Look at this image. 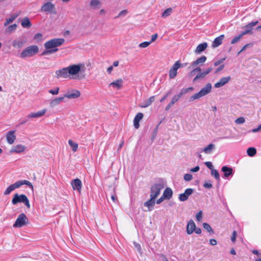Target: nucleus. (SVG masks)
<instances>
[{"label":"nucleus","mask_w":261,"mask_h":261,"mask_svg":"<svg viewBox=\"0 0 261 261\" xmlns=\"http://www.w3.org/2000/svg\"><path fill=\"white\" fill-rule=\"evenodd\" d=\"M244 35L242 34H240L238 36H236L231 41V44H235L239 42L241 38Z\"/></svg>","instance_id":"nucleus-43"},{"label":"nucleus","mask_w":261,"mask_h":261,"mask_svg":"<svg viewBox=\"0 0 261 261\" xmlns=\"http://www.w3.org/2000/svg\"><path fill=\"white\" fill-rule=\"evenodd\" d=\"M201 69L200 67H196L191 71L190 74L192 75V73H195V72H199V73L201 72Z\"/></svg>","instance_id":"nucleus-58"},{"label":"nucleus","mask_w":261,"mask_h":261,"mask_svg":"<svg viewBox=\"0 0 261 261\" xmlns=\"http://www.w3.org/2000/svg\"><path fill=\"white\" fill-rule=\"evenodd\" d=\"M17 25L15 23L8 26L5 30V33L7 34H12L14 33L17 29Z\"/></svg>","instance_id":"nucleus-35"},{"label":"nucleus","mask_w":261,"mask_h":261,"mask_svg":"<svg viewBox=\"0 0 261 261\" xmlns=\"http://www.w3.org/2000/svg\"><path fill=\"white\" fill-rule=\"evenodd\" d=\"M192 175L191 174L187 173L185 174L184 178L186 181H190L192 179Z\"/></svg>","instance_id":"nucleus-50"},{"label":"nucleus","mask_w":261,"mask_h":261,"mask_svg":"<svg viewBox=\"0 0 261 261\" xmlns=\"http://www.w3.org/2000/svg\"><path fill=\"white\" fill-rule=\"evenodd\" d=\"M202 211L199 212L196 215V220L198 221H200L202 219Z\"/></svg>","instance_id":"nucleus-52"},{"label":"nucleus","mask_w":261,"mask_h":261,"mask_svg":"<svg viewBox=\"0 0 261 261\" xmlns=\"http://www.w3.org/2000/svg\"><path fill=\"white\" fill-rule=\"evenodd\" d=\"M41 10L43 12L49 13H55V6L51 2H47L42 5Z\"/></svg>","instance_id":"nucleus-9"},{"label":"nucleus","mask_w":261,"mask_h":261,"mask_svg":"<svg viewBox=\"0 0 261 261\" xmlns=\"http://www.w3.org/2000/svg\"><path fill=\"white\" fill-rule=\"evenodd\" d=\"M247 154L250 156H253L256 153L255 148L249 147L247 150Z\"/></svg>","instance_id":"nucleus-41"},{"label":"nucleus","mask_w":261,"mask_h":261,"mask_svg":"<svg viewBox=\"0 0 261 261\" xmlns=\"http://www.w3.org/2000/svg\"><path fill=\"white\" fill-rule=\"evenodd\" d=\"M150 43H151V42H148V41L143 42L140 43L139 45V46L140 47H142V48H145V47H147L148 46H149Z\"/></svg>","instance_id":"nucleus-49"},{"label":"nucleus","mask_w":261,"mask_h":261,"mask_svg":"<svg viewBox=\"0 0 261 261\" xmlns=\"http://www.w3.org/2000/svg\"><path fill=\"white\" fill-rule=\"evenodd\" d=\"M203 228L206 229L208 232H211L212 233H214V231L211 226L207 223H204L203 224Z\"/></svg>","instance_id":"nucleus-44"},{"label":"nucleus","mask_w":261,"mask_h":261,"mask_svg":"<svg viewBox=\"0 0 261 261\" xmlns=\"http://www.w3.org/2000/svg\"><path fill=\"white\" fill-rule=\"evenodd\" d=\"M205 166L210 169L212 170L213 169V166L211 162H206L205 163Z\"/></svg>","instance_id":"nucleus-55"},{"label":"nucleus","mask_w":261,"mask_h":261,"mask_svg":"<svg viewBox=\"0 0 261 261\" xmlns=\"http://www.w3.org/2000/svg\"><path fill=\"white\" fill-rule=\"evenodd\" d=\"M42 37V35L41 33H37L34 37V39L37 41V42H39L41 40Z\"/></svg>","instance_id":"nucleus-48"},{"label":"nucleus","mask_w":261,"mask_h":261,"mask_svg":"<svg viewBox=\"0 0 261 261\" xmlns=\"http://www.w3.org/2000/svg\"><path fill=\"white\" fill-rule=\"evenodd\" d=\"M237 233L236 232V231H233V233H232V235L231 237V241L234 243L236 241V238H237Z\"/></svg>","instance_id":"nucleus-53"},{"label":"nucleus","mask_w":261,"mask_h":261,"mask_svg":"<svg viewBox=\"0 0 261 261\" xmlns=\"http://www.w3.org/2000/svg\"><path fill=\"white\" fill-rule=\"evenodd\" d=\"M201 97H202V96L201 94V93L200 92H197V93L194 94L193 95L191 96L190 97V100L191 101H193L194 100L199 99Z\"/></svg>","instance_id":"nucleus-42"},{"label":"nucleus","mask_w":261,"mask_h":261,"mask_svg":"<svg viewBox=\"0 0 261 261\" xmlns=\"http://www.w3.org/2000/svg\"><path fill=\"white\" fill-rule=\"evenodd\" d=\"M179 100L178 98L175 96L174 95V96L172 97L171 101L170 103L173 106L175 102H176Z\"/></svg>","instance_id":"nucleus-54"},{"label":"nucleus","mask_w":261,"mask_h":261,"mask_svg":"<svg viewBox=\"0 0 261 261\" xmlns=\"http://www.w3.org/2000/svg\"><path fill=\"white\" fill-rule=\"evenodd\" d=\"M68 144L71 146V147L72 148V151L73 152H75L76 151H77V148H78V144H77V143H76L75 142H74L71 140H69Z\"/></svg>","instance_id":"nucleus-38"},{"label":"nucleus","mask_w":261,"mask_h":261,"mask_svg":"<svg viewBox=\"0 0 261 261\" xmlns=\"http://www.w3.org/2000/svg\"><path fill=\"white\" fill-rule=\"evenodd\" d=\"M59 88L57 87L55 89H51L48 91V92L53 95H57L59 92Z\"/></svg>","instance_id":"nucleus-46"},{"label":"nucleus","mask_w":261,"mask_h":261,"mask_svg":"<svg viewBox=\"0 0 261 261\" xmlns=\"http://www.w3.org/2000/svg\"><path fill=\"white\" fill-rule=\"evenodd\" d=\"M164 188V184L162 183L154 184L150 188V196L156 199L160 195L161 191Z\"/></svg>","instance_id":"nucleus-6"},{"label":"nucleus","mask_w":261,"mask_h":261,"mask_svg":"<svg viewBox=\"0 0 261 261\" xmlns=\"http://www.w3.org/2000/svg\"><path fill=\"white\" fill-rule=\"evenodd\" d=\"M46 112V109H44L41 111H38L36 113H32L28 115V117L29 118H39L43 116Z\"/></svg>","instance_id":"nucleus-19"},{"label":"nucleus","mask_w":261,"mask_h":261,"mask_svg":"<svg viewBox=\"0 0 261 261\" xmlns=\"http://www.w3.org/2000/svg\"><path fill=\"white\" fill-rule=\"evenodd\" d=\"M39 52V48L37 45H31L23 49L20 54L21 58L24 59L31 57L37 54Z\"/></svg>","instance_id":"nucleus-3"},{"label":"nucleus","mask_w":261,"mask_h":261,"mask_svg":"<svg viewBox=\"0 0 261 261\" xmlns=\"http://www.w3.org/2000/svg\"><path fill=\"white\" fill-rule=\"evenodd\" d=\"M71 185L74 190H77L79 192H81L82 184L81 180L80 179L76 178L71 180Z\"/></svg>","instance_id":"nucleus-14"},{"label":"nucleus","mask_w":261,"mask_h":261,"mask_svg":"<svg viewBox=\"0 0 261 261\" xmlns=\"http://www.w3.org/2000/svg\"><path fill=\"white\" fill-rule=\"evenodd\" d=\"M203 186L204 187L206 188H208V189H210L211 188H212V184H211V182L210 181L209 182H205L204 184H203Z\"/></svg>","instance_id":"nucleus-57"},{"label":"nucleus","mask_w":261,"mask_h":261,"mask_svg":"<svg viewBox=\"0 0 261 261\" xmlns=\"http://www.w3.org/2000/svg\"><path fill=\"white\" fill-rule=\"evenodd\" d=\"M211 174L214 176L217 180H220V175L217 170L213 169L211 170Z\"/></svg>","instance_id":"nucleus-45"},{"label":"nucleus","mask_w":261,"mask_h":261,"mask_svg":"<svg viewBox=\"0 0 261 261\" xmlns=\"http://www.w3.org/2000/svg\"><path fill=\"white\" fill-rule=\"evenodd\" d=\"M164 199H166L165 198H164L163 197V196L162 195L159 199H158L156 201V203L157 204H160L161 202H162L163 201V200Z\"/></svg>","instance_id":"nucleus-61"},{"label":"nucleus","mask_w":261,"mask_h":261,"mask_svg":"<svg viewBox=\"0 0 261 261\" xmlns=\"http://www.w3.org/2000/svg\"><path fill=\"white\" fill-rule=\"evenodd\" d=\"M81 95L80 92L76 89H72L71 90L68 91L66 93H65L64 96L66 98L69 99H75L79 97Z\"/></svg>","instance_id":"nucleus-11"},{"label":"nucleus","mask_w":261,"mask_h":261,"mask_svg":"<svg viewBox=\"0 0 261 261\" xmlns=\"http://www.w3.org/2000/svg\"><path fill=\"white\" fill-rule=\"evenodd\" d=\"M154 100V96H152L150 97L148 99H147L143 105H140V107L141 108H146L150 106L152 102Z\"/></svg>","instance_id":"nucleus-36"},{"label":"nucleus","mask_w":261,"mask_h":261,"mask_svg":"<svg viewBox=\"0 0 261 261\" xmlns=\"http://www.w3.org/2000/svg\"><path fill=\"white\" fill-rule=\"evenodd\" d=\"M29 223V219L24 213L19 214L13 226L15 228H20L26 225Z\"/></svg>","instance_id":"nucleus-5"},{"label":"nucleus","mask_w":261,"mask_h":261,"mask_svg":"<svg viewBox=\"0 0 261 261\" xmlns=\"http://www.w3.org/2000/svg\"><path fill=\"white\" fill-rule=\"evenodd\" d=\"M12 203L13 205H16L18 203H23L27 208H30V204L27 196L24 194L19 195L16 193L12 200Z\"/></svg>","instance_id":"nucleus-4"},{"label":"nucleus","mask_w":261,"mask_h":261,"mask_svg":"<svg viewBox=\"0 0 261 261\" xmlns=\"http://www.w3.org/2000/svg\"><path fill=\"white\" fill-rule=\"evenodd\" d=\"M212 90V85L211 83H207L200 90V92L202 96L206 95L209 93Z\"/></svg>","instance_id":"nucleus-24"},{"label":"nucleus","mask_w":261,"mask_h":261,"mask_svg":"<svg viewBox=\"0 0 261 261\" xmlns=\"http://www.w3.org/2000/svg\"><path fill=\"white\" fill-rule=\"evenodd\" d=\"M143 114L142 113H138L134 119V126L135 128L138 129L140 127L139 121L143 118Z\"/></svg>","instance_id":"nucleus-21"},{"label":"nucleus","mask_w":261,"mask_h":261,"mask_svg":"<svg viewBox=\"0 0 261 261\" xmlns=\"http://www.w3.org/2000/svg\"><path fill=\"white\" fill-rule=\"evenodd\" d=\"M206 76V75L203 72V71L202 72H200L199 73H198L197 75L193 79V81L194 82H196V81H197L198 79H204L205 76Z\"/></svg>","instance_id":"nucleus-40"},{"label":"nucleus","mask_w":261,"mask_h":261,"mask_svg":"<svg viewBox=\"0 0 261 261\" xmlns=\"http://www.w3.org/2000/svg\"><path fill=\"white\" fill-rule=\"evenodd\" d=\"M127 14V11L126 10H123L121 11L118 16H117L115 18H119L121 16H125Z\"/></svg>","instance_id":"nucleus-51"},{"label":"nucleus","mask_w":261,"mask_h":261,"mask_svg":"<svg viewBox=\"0 0 261 261\" xmlns=\"http://www.w3.org/2000/svg\"><path fill=\"white\" fill-rule=\"evenodd\" d=\"M258 23V21L251 22L246 25H245V30L242 32V34L244 36L246 34H250L253 29V27L256 25Z\"/></svg>","instance_id":"nucleus-16"},{"label":"nucleus","mask_w":261,"mask_h":261,"mask_svg":"<svg viewBox=\"0 0 261 261\" xmlns=\"http://www.w3.org/2000/svg\"><path fill=\"white\" fill-rule=\"evenodd\" d=\"M213 70L212 67H209L207 69L203 71V72L207 75L208 73H210Z\"/></svg>","instance_id":"nucleus-59"},{"label":"nucleus","mask_w":261,"mask_h":261,"mask_svg":"<svg viewBox=\"0 0 261 261\" xmlns=\"http://www.w3.org/2000/svg\"><path fill=\"white\" fill-rule=\"evenodd\" d=\"M65 42L64 38H54L46 41L44 46L45 49L41 54V56H46L56 53L58 51V47L61 46Z\"/></svg>","instance_id":"nucleus-1"},{"label":"nucleus","mask_w":261,"mask_h":261,"mask_svg":"<svg viewBox=\"0 0 261 261\" xmlns=\"http://www.w3.org/2000/svg\"><path fill=\"white\" fill-rule=\"evenodd\" d=\"M199 169H200L199 167L198 166H197L195 167L194 168L191 169L190 171L193 172H196L198 171L199 170Z\"/></svg>","instance_id":"nucleus-60"},{"label":"nucleus","mask_w":261,"mask_h":261,"mask_svg":"<svg viewBox=\"0 0 261 261\" xmlns=\"http://www.w3.org/2000/svg\"><path fill=\"white\" fill-rule=\"evenodd\" d=\"M196 225L194 222L191 220L188 223L187 226V232L188 234H192L195 230Z\"/></svg>","instance_id":"nucleus-20"},{"label":"nucleus","mask_w":261,"mask_h":261,"mask_svg":"<svg viewBox=\"0 0 261 261\" xmlns=\"http://www.w3.org/2000/svg\"><path fill=\"white\" fill-rule=\"evenodd\" d=\"M260 130H261V124H259L257 128H254L253 129H252V131L253 133H256V132H259Z\"/></svg>","instance_id":"nucleus-62"},{"label":"nucleus","mask_w":261,"mask_h":261,"mask_svg":"<svg viewBox=\"0 0 261 261\" xmlns=\"http://www.w3.org/2000/svg\"><path fill=\"white\" fill-rule=\"evenodd\" d=\"M224 38V35H221L217 37H216L212 44V47L216 48L218 47L222 43V41Z\"/></svg>","instance_id":"nucleus-22"},{"label":"nucleus","mask_w":261,"mask_h":261,"mask_svg":"<svg viewBox=\"0 0 261 261\" xmlns=\"http://www.w3.org/2000/svg\"><path fill=\"white\" fill-rule=\"evenodd\" d=\"M25 43V40L22 38H17L12 41V45L14 48H21Z\"/></svg>","instance_id":"nucleus-18"},{"label":"nucleus","mask_w":261,"mask_h":261,"mask_svg":"<svg viewBox=\"0 0 261 261\" xmlns=\"http://www.w3.org/2000/svg\"><path fill=\"white\" fill-rule=\"evenodd\" d=\"M215 145L214 144H210L207 146L205 147L202 151H203L206 154H211L212 153L213 151L215 149Z\"/></svg>","instance_id":"nucleus-30"},{"label":"nucleus","mask_w":261,"mask_h":261,"mask_svg":"<svg viewBox=\"0 0 261 261\" xmlns=\"http://www.w3.org/2000/svg\"><path fill=\"white\" fill-rule=\"evenodd\" d=\"M210 243L213 246L217 245V242L215 239H211L210 240Z\"/></svg>","instance_id":"nucleus-63"},{"label":"nucleus","mask_w":261,"mask_h":261,"mask_svg":"<svg viewBox=\"0 0 261 261\" xmlns=\"http://www.w3.org/2000/svg\"><path fill=\"white\" fill-rule=\"evenodd\" d=\"M19 15V13H15L11 15L9 18L6 19L5 22L4 23L5 27H7L10 23H12L18 16Z\"/></svg>","instance_id":"nucleus-31"},{"label":"nucleus","mask_w":261,"mask_h":261,"mask_svg":"<svg viewBox=\"0 0 261 261\" xmlns=\"http://www.w3.org/2000/svg\"><path fill=\"white\" fill-rule=\"evenodd\" d=\"M230 80L231 77L230 76L223 77L218 82L215 84L214 87L216 88H220L228 83Z\"/></svg>","instance_id":"nucleus-13"},{"label":"nucleus","mask_w":261,"mask_h":261,"mask_svg":"<svg viewBox=\"0 0 261 261\" xmlns=\"http://www.w3.org/2000/svg\"><path fill=\"white\" fill-rule=\"evenodd\" d=\"M172 12V9L171 8H169L166 9L162 14V16L164 18H166L171 14Z\"/></svg>","instance_id":"nucleus-39"},{"label":"nucleus","mask_w":261,"mask_h":261,"mask_svg":"<svg viewBox=\"0 0 261 261\" xmlns=\"http://www.w3.org/2000/svg\"><path fill=\"white\" fill-rule=\"evenodd\" d=\"M21 24L23 28H30L32 23L28 17H24L21 22Z\"/></svg>","instance_id":"nucleus-33"},{"label":"nucleus","mask_w":261,"mask_h":261,"mask_svg":"<svg viewBox=\"0 0 261 261\" xmlns=\"http://www.w3.org/2000/svg\"><path fill=\"white\" fill-rule=\"evenodd\" d=\"M67 67L70 76L78 74L83 68H85V65L83 64H72Z\"/></svg>","instance_id":"nucleus-7"},{"label":"nucleus","mask_w":261,"mask_h":261,"mask_svg":"<svg viewBox=\"0 0 261 261\" xmlns=\"http://www.w3.org/2000/svg\"><path fill=\"white\" fill-rule=\"evenodd\" d=\"M193 193V189L191 188L187 189L184 193L179 195L178 199L180 201H185L188 199V197Z\"/></svg>","instance_id":"nucleus-12"},{"label":"nucleus","mask_w":261,"mask_h":261,"mask_svg":"<svg viewBox=\"0 0 261 261\" xmlns=\"http://www.w3.org/2000/svg\"><path fill=\"white\" fill-rule=\"evenodd\" d=\"M68 71V70L67 67H65L59 70H57L55 72V77L57 79H67L69 76Z\"/></svg>","instance_id":"nucleus-10"},{"label":"nucleus","mask_w":261,"mask_h":261,"mask_svg":"<svg viewBox=\"0 0 261 261\" xmlns=\"http://www.w3.org/2000/svg\"><path fill=\"white\" fill-rule=\"evenodd\" d=\"M65 98L64 96L59 97H57L53 99L50 103L49 106L51 108H54L59 105L61 102H62Z\"/></svg>","instance_id":"nucleus-23"},{"label":"nucleus","mask_w":261,"mask_h":261,"mask_svg":"<svg viewBox=\"0 0 261 261\" xmlns=\"http://www.w3.org/2000/svg\"><path fill=\"white\" fill-rule=\"evenodd\" d=\"M225 60V58H222V59H221L220 60H218V61H216L215 63H214V66H218L219 65L221 64V63H222Z\"/></svg>","instance_id":"nucleus-56"},{"label":"nucleus","mask_w":261,"mask_h":261,"mask_svg":"<svg viewBox=\"0 0 261 261\" xmlns=\"http://www.w3.org/2000/svg\"><path fill=\"white\" fill-rule=\"evenodd\" d=\"M15 130H10L7 132L6 134V139L7 142L10 144H13L16 140V136L15 135Z\"/></svg>","instance_id":"nucleus-17"},{"label":"nucleus","mask_w":261,"mask_h":261,"mask_svg":"<svg viewBox=\"0 0 261 261\" xmlns=\"http://www.w3.org/2000/svg\"><path fill=\"white\" fill-rule=\"evenodd\" d=\"M90 6L93 9H98L101 6V3L99 0H91Z\"/></svg>","instance_id":"nucleus-37"},{"label":"nucleus","mask_w":261,"mask_h":261,"mask_svg":"<svg viewBox=\"0 0 261 261\" xmlns=\"http://www.w3.org/2000/svg\"><path fill=\"white\" fill-rule=\"evenodd\" d=\"M206 57L202 56L198 58L196 61L193 62L191 64V66L194 67L199 64H202L206 61Z\"/></svg>","instance_id":"nucleus-26"},{"label":"nucleus","mask_w":261,"mask_h":261,"mask_svg":"<svg viewBox=\"0 0 261 261\" xmlns=\"http://www.w3.org/2000/svg\"><path fill=\"white\" fill-rule=\"evenodd\" d=\"M245 121V119L243 117H240L237 118L235 120V122L237 124H242V123H244Z\"/></svg>","instance_id":"nucleus-47"},{"label":"nucleus","mask_w":261,"mask_h":261,"mask_svg":"<svg viewBox=\"0 0 261 261\" xmlns=\"http://www.w3.org/2000/svg\"><path fill=\"white\" fill-rule=\"evenodd\" d=\"M25 146L21 144H18L16 146H13L10 150L11 154L16 153H20L23 152L25 149Z\"/></svg>","instance_id":"nucleus-15"},{"label":"nucleus","mask_w":261,"mask_h":261,"mask_svg":"<svg viewBox=\"0 0 261 261\" xmlns=\"http://www.w3.org/2000/svg\"><path fill=\"white\" fill-rule=\"evenodd\" d=\"M207 47V43L204 42L199 44L195 50V53L196 54H199L203 51H204Z\"/></svg>","instance_id":"nucleus-28"},{"label":"nucleus","mask_w":261,"mask_h":261,"mask_svg":"<svg viewBox=\"0 0 261 261\" xmlns=\"http://www.w3.org/2000/svg\"><path fill=\"white\" fill-rule=\"evenodd\" d=\"M183 66L180 64L179 61H176L170 68L169 72V76L171 79H174L177 75V70L180 67Z\"/></svg>","instance_id":"nucleus-8"},{"label":"nucleus","mask_w":261,"mask_h":261,"mask_svg":"<svg viewBox=\"0 0 261 261\" xmlns=\"http://www.w3.org/2000/svg\"><path fill=\"white\" fill-rule=\"evenodd\" d=\"M25 185L28 186L30 188H33V186L31 182L27 180H18L15 183L10 185L5 191L4 194L5 195H9L11 192L15 190L16 189L19 188L21 186Z\"/></svg>","instance_id":"nucleus-2"},{"label":"nucleus","mask_w":261,"mask_h":261,"mask_svg":"<svg viewBox=\"0 0 261 261\" xmlns=\"http://www.w3.org/2000/svg\"><path fill=\"white\" fill-rule=\"evenodd\" d=\"M193 89H194V88L193 87H189V88H187L185 89H182L177 94H176L175 95L177 97V98H178L179 99L183 95L186 94L188 92L193 90Z\"/></svg>","instance_id":"nucleus-32"},{"label":"nucleus","mask_w":261,"mask_h":261,"mask_svg":"<svg viewBox=\"0 0 261 261\" xmlns=\"http://www.w3.org/2000/svg\"><path fill=\"white\" fill-rule=\"evenodd\" d=\"M222 171L224 173V176L225 178L228 177L231 175L233 173V170L231 168L227 166H223L222 167Z\"/></svg>","instance_id":"nucleus-25"},{"label":"nucleus","mask_w":261,"mask_h":261,"mask_svg":"<svg viewBox=\"0 0 261 261\" xmlns=\"http://www.w3.org/2000/svg\"><path fill=\"white\" fill-rule=\"evenodd\" d=\"M173 195V192L170 188H166L163 194V196L166 199H170Z\"/></svg>","instance_id":"nucleus-29"},{"label":"nucleus","mask_w":261,"mask_h":261,"mask_svg":"<svg viewBox=\"0 0 261 261\" xmlns=\"http://www.w3.org/2000/svg\"><path fill=\"white\" fill-rule=\"evenodd\" d=\"M111 199L114 203H116V202L117 201V197L116 194L112 195Z\"/></svg>","instance_id":"nucleus-64"},{"label":"nucleus","mask_w":261,"mask_h":261,"mask_svg":"<svg viewBox=\"0 0 261 261\" xmlns=\"http://www.w3.org/2000/svg\"><path fill=\"white\" fill-rule=\"evenodd\" d=\"M123 84V81L121 79L117 80L110 84V86L120 89Z\"/></svg>","instance_id":"nucleus-34"},{"label":"nucleus","mask_w":261,"mask_h":261,"mask_svg":"<svg viewBox=\"0 0 261 261\" xmlns=\"http://www.w3.org/2000/svg\"><path fill=\"white\" fill-rule=\"evenodd\" d=\"M155 198L150 197V199L144 203V206L148 207V211H150L152 210L155 205Z\"/></svg>","instance_id":"nucleus-27"}]
</instances>
